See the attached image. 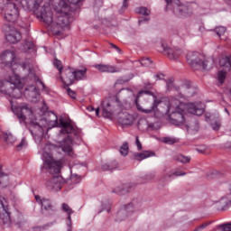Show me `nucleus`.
<instances>
[{
    "label": "nucleus",
    "mask_w": 231,
    "mask_h": 231,
    "mask_svg": "<svg viewBox=\"0 0 231 231\" xmlns=\"http://www.w3.org/2000/svg\"><path fill=\"white\" fill-rule=\"evenodd\" d=\"M167 113L170 124L177 125L178 127L185 125V116H183V112L180 109V101L178 99L168 102Z\"/></svg>",
    "instance_id": "nucleus-3"
},
{
    "label": "nucleus",
    "mask_w": 231,
    "mask_h": 231,
    "mask_svg": "<svg viewBox=\"0 0 231 231\" xmlns=\"http://www.w3.org/2000/svg\"><path fill=\"white\" fill-rule=\"evenodd\" d=\"M151 64H152V60H151L150 58H143L141 60V65L142 66H144V67L147 68V67L151 66Z\"/></svg>",
    "instance_id": "nucleus-47"
},
{
    "label": "nucleus",
    "mask_w": 231,
    "mask_h": 231,
    "mask_svg": "<svg viewBox=\"0 0 231 231\" xmlns=\"http://www.w3.org/2000/svg\"><path fill=\"white\" fill-rule=\"evenodd\" d=\"M208 180H214L216 178H221V172L214 170L207 174Z\"/></svg>",
    "instance_id": "nucleus-41"
},
{
    "label": "nucleus",
    "mask_w": 231,
    "mask_h": 231,
    "mask_svg": "<svg viewBox=\"0 0 231 231\" xmlns=\"http://www.w3.org/2000/svg\"><path fill=\"white\" fill-rule=\"evenodd\" d=\"M54 10L57 14V24L60 28H68L73 21H75V16L72 9L68 3L64 0H55Z\"/></svg>",
    "instance_id": "nucleus-2"
},
{
    "label": "nucleus",
    "mask_w": 231,
    "mask_h": 231,
    "mask_svg": "<svg viewBox=\"0 0 231 231\" xmlns=\"http://www.w3.org/2000/svg\"><path fill=\"white\" fill-rule=\"evenodd\" d=\"M135 144L138 151H142V143H140V139L138 136L135 137Z\"/></svg>",
    "instance_id": "nucleus-52"
},
{
    "label": "nucleus",
    "mask_w": 231,
    "mask_h": 231,
    "mask_svg": "<svg viewBox=\"0 0 231 231\" xmlns=\"http://www.w3.org/2000/svg\"><path fill=\"white\" fill-rule=\"evenodd\" d=\"M9 181L8 174L3 172V165L0 164V187H7Z\"/></svg>",
    "instance_id": "nucleus-33"
},
{
    "label": "nucleus",
    "mask_w": 231,
    "mask_h": 231,
    "mask_svg": "<svg viewBox=\"0 0 231 231\" xmlns=\"http://www.w3.org/2000/svg\"><path fill=\"white\" fill-rule=\"evenodd\" d=\"M49 190H54L57 192L62 189V177L61 176H53L45 183Z\"/></svg>",
    "instance_id": "nucleus-17"
},
{
    "label": "nucleus",
    "mask_w": 231,
    "mask_h": 231,
    "mask_svg": "<svg viewBox=\"0 0 231 231\" xmlns=\"http://www.w3.org/2000/svg\"><path fill=\"white\" fill-rule=\"evenodd\" d=\"M166 86H167L168 89H172V86H173L172 79L166 80Z\"/></svg>",
    "instance_id": "nucleus-57"
},
{
    "label": "nucleus",
    "mask_w": 231,
    "mask_h": 231,
    "mask_svg": "<svg viewBox=\"0 0 231 231\" xmlns=\"http://www.w3.org/2000/svg\"><path fill=\"white\" fill-rule=\"evenodd\" d=\"M40 205L42 207V212H45L47 216H55L57 213V208H55V206L51 204V200L48 199H42L40 200Z\"/></svg>",
    "instance_id": "nucleus-18"
},
{
    "label": "nucleus",
    "mask_w": 231,
    "mask_h": 231,
    "mask_svg": "<svg viewBox=\"0 0 231 231\" xmlns=\"http://www.w3.org/2000/svg\"><path fill=\"white\" fill-rule=\"evenodd\" d=\"M222 231H231L230 224H225L221 226Z\"/></svg>",
    "instance_id": "nucleus-55"
},
{
    "label": "nucleus",
    "mask_w": 231,
    "mask_h": 231,
    "mask_svg": "<svg viewBox=\"0 0 231 231\" xmlns=\"http://www.w3.org/2000/svg\"><path fill=\"white\" fill-rule=\"evenodd\" d=\"M75 80H86L88 79V69L81 67V69H76L74 70Z\"/></svg>",
    "instance_id": "nucleus-27"
},
{
    "label": "nucleus",
    "mask_w": 231,
    "mask_h": 231,
    "mask_svg": "<svg viewBox=\"0 0 231 231\" xmlns=\"http://www.w3.org/2000/svg\"><path fill=\"white\" fill-rule=\"evenodd\" d=\"M159 51L166 55L171 60H176L181 57V51L178 48L169 47L165 41L161 42V50Z\"/></svg>",
    "instance_id": "nucleus-10"
},
{
    "label": "nucleus",
    "mask_w": 231,
    "mask_h": 231,
    "mask_svg": "<svg viewBox=\"0 0 231 231\" xmlns=\"http://www.w3.org/2000/svg\"><path fill=\"white\" fill-rule=\"evenodd\" d=\"M63 84L65 86H71L75 82V72L70 69L64 70V74L61 77Z\"/></svg>",
    "instance_id": "nucleus-24"
},
{
    "label": "nucleus",
    "mask_w": 231,
    "mask_h": 231,
    "mask_svg": "<svg viewBox=\"0 0 231 231\" xmlns=\"http://www.w3.org/2000/svg\"><path fill=\"white\" fill-rule=\"evenodd\" d=\"M103 3H104L103 0H95L96 8H100L102 6Z\"/></svg>",
    "instance_id": "nucleus-56"
},
{
    "label": "nucleus",
    "mask_w": 231,
    "mask_h": 231,
    "mask_svg": "<svg viewBox=\"0 0 231 231\" xmlns=\"http://www.w3.org/2000/svg\"><path fill=\"white\" fill-rule=\"evenodd\" d=\"M151 156H156V153L151 151H143L142 152H135L134 154V158L137 162H142L143 160L151 158Z\"/></svg>",
    "instance_id": "nucleus-28"
},
{
    "label": "nucleus",
    "mask_w": 231,
    "mask_h": 231,
    "mask_svg": "<svg viewBox=\"0 0 231 231\" xmlns=\"http://www.w3.org/2000/svg\"><path fill=\"white\" fill-rule=\"evenodd\" d=\"M184 89L186 97H194V88H192L190 84L184 85Z\"/></svg>",
    "instance_id": "nucleus-37"
},
{
    "label": "nucleus",
    "mask_w": 231,
    "mask_h": 231,
    "mask_svg": "<svg viewBox=\"0 0 231 231\" xmlns=\"http://www.w3.org/2000/svg\"><path fill=\"white\" fill-rule=\"evenodd\" d=\"M117 122L121 125H133L134 123V116L127 112H121L118 114Z\"/></svg>",
    "instance_id": "nucleus-22"
},
{
    "label": "nucleus",
    "mask_w": 231,
    "mask_h": 231,
    "mask_svg": "<svg viewBox=\"0 0 231 231\" xmlns=\"http://www.w3.org/2000/svg\"><path fill=\"white\" fill-rule=\"evenodd\" d=\"M129 0H123V5L121 7V14L124 12V10H126V8L129 6V5L127 4Z\"/></svg>",
    "instance_id": "nucleus-51"
},
{
    "label": "nucleus",
    "mask_w": 231,
    "mask_h": 231,
    "mask_svg": "<svg viewBox=\"0 0 231 231\" xmlns=\"http://www.w3.org/2000/svg\"><path fill=\"white\" fill-rule=\"evenodd\" d=\"M122 109V103L118 97H113L109 99L104 100L102 102V113L104 118H112V116Z\"/></svg>",
    "instance_id": "nucleus-6"
},
{
    "label": "nucleus",
    "mask_w": 231,
    "mask_h": 231,
    "mask_svg": "<svg viewBox=\"0 0 231 231\" xmlns=\"http://www.w3.org/2000/svg\"><path fill=\"white\" fill-rule=\"evenodd\" d=\"M2 15L7 23H15L19 19V8L15 3H7L2 11Z\"/></svg>",
    "instance_id": "nucleus-8"
},
{
    "label": "nucleus",
    "mask_w": 231,
    "mask_h": 231,
    "mask_svg": "<svg viewBox=\"0 0 231 231\" xmlns=\"http://www.w3.org/2000/svg\"><path fill=\"white\" fill-rule=\"evenodd\" d=\"M61 151L73 158L75 156V152H73V139L70 136H67L61 143H60Z\"/></svg>",
    "instance_id": "nucleus-19"
},
{
    "label": "nucleus",
    "mask_w": 231,
    "mask_h": 231,
    "mask_svg": "<svg viewBox=\"0 0 231 231\" xmlns=\"http://www.w3.org/2000/svg\"><path fill=\"white\" fill-rule=\"evenodd\" d=\"M17 84H21V81H14L12 78H10L9 80H1L0 93H2V95L13 97V98H21L23 97V92Z\"/></svg>",
    "instance_id": "nucleus-4"
},
{
    "label": "nucleus",
    "mask_w": 231,
    "mask_h": 231,
    "mask_svg": "<svg viewBox=\"0 0 231 231\" xmlns=\"http://www.w3.org/2000/svg\"><path fill=\"white\" fill-rule=\"evenodd\" d=\"M44 127H46V125L38 123L37 119H32L30 121L29 131L34 137L42 136V134H44Z\"/></svg>",
    "instance_id": "nucleus-16"
},
{
    "label": "nucleus",
    "mask_w": 231,
    "mask_h": 231,
    "mask_svg": "<svg viewBox=\"0 0 231 231\" xmlns=\"http://www.w3.org/2000/svg\"><path fill=\"white\" fill-rule=\"evenodd\" d=\"M162 99H158L152 91L141 90L137 94V97L134 100V104L141 113H152L158 109V106L162 104Z\"/></svg>",
    "instance_id": "nucleus-1"
},
{
    "label": "nucleus",
    "mask_w": 231,
    "mask_h": 231,
    "mask_svg": "<svg viewBox=\"0 0 231 231\" xmlns=\"http://www.w3.org/2000/svg\"><path fill=\"white\" fill-rule=\"evenodd\" d=\"M167 4L166 7H165V12H167L169 10V6H171V5H172V0H164Z\"/></svg>",
    "instance_id": "nucleus-63"
},
{
    "label": "nucleus",
    "mask_w": 231,
    "mask_h": 231,
    "mask_svg": "<svg viewBox=\"0 0 231 231\" xmlns=\"http://www.w3.org/2000/svg\"><path fill=\"white\" fill-rule=\"evenodd\" d=\"M52 116H54V120H46L48 122V125H51V127H62L60 130L61 134H74V136H77L78 131L75 126L71 125V124L63 121L62 119L60 120L57 118V116L55 114H52Z\"/></svg>",
    "instance_id": "nucleus-7"
},
{
    "label": "nucleus",
    "mask_w": 231,
    "mask_h": 231,
    "mask_svg": "<svg viewBox=\"0 0 231 231\" xmlns=\"http://www.w3.org/2000/svg\"><path fill=\"white\" fill-rule=\"evenodd\" d=\"M219 66L222 68H230L231 66V56H226L219 60Z\"/></svg>",
    "instance_id": "nucleus-34"
},
{
    "label": "nucleus",
    "mask_w": 231,
    "mask_h": 231,
    "mask_svg": "<svg viewBox=\"0 0 231 231\" xmlns=\"http://www.w3.org/2000/svg\"><path fill=\"white\" fill-rule=\"evenodd\" d=\"M118 165L116 162H114L113 164H103L102 165V171H113L114 169H116Z\"/></svg>",
    "instance_id": "nucleus-44"
},
{
    "label": "nucleus",
    "mask_w": 231,
    "mask_h": 231,
    "mask_svg": "<svg viewBox=\"0 0 231 231\" xmlns=\"http://www.w3.org/2000/svg\"><path fill=\"white\" fill-rule=\"evenodd\" d=\"M129 189H131V186L124 184L120 187L114 189L112 192L118 194L119 196H124V194H127L129 192Z\"/></svg>",
    "instance_id": "nucleus-32"
},
{
    "label": "nucleus",
    "mask_w": 231,
    "mask_h": 231,
    "mask_svg": "<svg viewBox=\"0 0 231 231\" xmlns=\"http://www.w3.org/2000/svg\"><path fill=\"white\" fill-rule=\"evenodd\" d=\"M67 93L69 95V97H70V98H77V93L73 90H71V88H67Z\"/></svg>",
    "instance_id": "nucleus-50"
},
{
    "label": "nucleus",
    "mask_w": 231,
    "mask_h": 231,
    "mask_svg": "<svg viewBox=\"0 0 231 231\" xmlns=\"http://www.w3.org/2000/svg\"><path fill=\"white\" fill-rule=\"evenodd\" d=\"M54 68L58 69L60 71V74L62 73V61L59 60L58 59H55L53 61Z\"/></svg>",
    "instance_id": "nucleus-46"
},
{
    "label": "nucleus",
    "mask_w": 231,
    "mask_h": 231,
    "mask_svg": "<svg viewBox=\"0 0 231 231\" xmlns=\"http://www.w3.org/2000/svg\"><path fill=\"white\" fill-rule=\"evenodd\" d=\"M14 60L15 53L12 51H5L0 54V60H2L7 68H12L14 66Z\"/></svg>",
    "instance_id": "nucleus-20"
},
{
    "label": "nucleus",
    "mask_w": 231,
    "mask_h": 231,
    "mask_svg": "<svg viewBox=\"0 0 231 231\" xmlns=\"http://www.w3.org/2000/svg\"><path fill=\"white\" fill-rule=\"evenodd\" d=\"M189 111L191 113V115H196L197 116H201L205 113V109L198 107V106L190 103L188 106Z\"/></svg>",
    "instance_id": "nucleus-30"
},
{
    "label": "nucleus",
    "mask_w": 231,
    "mask_h": 231,
    "mask_svg": "<svg viewBox=\"0 0 231 231\" xmlns=\"http://www.w3.org/2000/svg\"><path fill=\"white\" fill-rule=\"evenodd\" d=\"M128 153H129V143H127V142H125L120 147V154L122 156H127Z\"/></svg>",
    "instance_id": "nucleus-39"
},
{
    "label": "nucleus",
    "mask_w": 231,
    "mask_h": 231,
    "mask_svg": "<svg viewBox=\"0 0 231 231\" xmlns=\"http://www.w3.org/2000/svg\"><path fill=\"white\" fill-rule=\"evenodd\" d=\"M208 180H214L216 178H221V172L214 170L207 174Z\"/></svg>",
    "instance_id": "nucleus-42"
},
{
    "label": "nucleus",
    "mask_w": 231,
    "mask_h": 231,
    "mask_svg": "<svg viewBox=\"0 0 231 231\" xmlns=\"http://www.w3.org/2000/svg\"><path fill=\"white\" fill-rule=\"evenodd\" d=\"M147 181H151L152 180H154V173H150L145 176Z\"/></svg>",
    "instance_id": "nucleus-62"
},
{
    "label": "nucleus",
    "mask_w": 231,
    "mask_h": 231,
    "mask_svg": "<svg viewBox=\"0 0 231 231\" xmlns=\"http://www.w3.org/2000/svg\"><path fill=\"white\" fill-rule=\"evenodd\" d=\"M26 145V139H22L21 143L16 146L17 149L21 150Z\"/></svg>",
    "instance_id": "nucleus-54"
},
{
    "label": "nucleus",
    "mask_w": 231,
    "mask_h": 231,
    "mask_svg": "<svg viewBox=\"0 0 231 231\" xmlns=\"http://www.w3.org/2000/svg\"><path fill=\"white\" fill-rule=\"evenodd\" d=\"M5 39L7 42L15 44L21 41V32L16 29H10V31L5 34Z\"/></svg>",
    "instance_id": "nucleus-23"
},
{
    "label": "nucleus",
    "mask_w": 231,
    "mask_h": 231,
    "mask_svg": "<svg viewBox=\"0 0 231 231\" xmlns=\"http://www.w3.org/2000/svg\"><path fill=\"white\" fill-rule=\"evenodd\" d=\"M148 21H151V18H141L139 21H138V24H143V23H147Z\"/></svg>",
    "instance_id": "nucleus-59"
},
{
    "label": "nucleus",
    "mask_w": 231,
    "mask_h": 231,
    "mask_svg": "<svg viewBox=\"0 0 231 231\" xmlns=\"http://www.w3.org/2000/svg\"><path fill=\"white\" fill-rule=\"evenodd\" d=\"M41 3H42V0H34V8H39Z\"/></svg>",
    "instance_id": "nucleus-64"
},
{
    "label": "nucleus",
    "mask_w": 231,
    "mask_h": 231,
    "mask_svg": "<svg viewBox=\"0 0 231 231\" xmlns=\"http://www.w3.org/2000/svg\"><path fill=\"white\" fill-rule=\"evenodd\" d=\"M162 142L167 145H174V143H178L179 140L174 137L167 136L162 138Z\"/></svg>",
    "instance_id": "nucleus-36"
},
{
    "label": "nucleus",
    "mask_w": 231,
    "mask_h": 231,
    "mask_svg": "<svg viewBox=\"0 0 231 231\" xmlns=\"http://www.w3.org/2000/svg\"><path fill=\"white\" fill-rule=\"evenodd\" d=\"M24 95L28 100L33 102V100L37 99V97H39V89L37 87L31 85L28 88H25Z\"/></svg>",
    "instance_id": "nucleus-25"
},
{
    "label": "nucleus",
    "mask_w": 231,
    "mask_h": 231,
    "mask_svg": "<svg viewBox=\"0 0 231 231\" xmlns=\"http://www.w3.org/2000/svg\"><path fill=\"white\" fill-rule=\"evenodd\" d=\"M134 212V205L133 203H129L127 205L123 206V208L117 212L116 221H125L131 214Z\"/></svg>",
    "instance_id": "nucleus-15"
},
{
    "label": "nucleus",
    "mask_w": 231,
    "mask_h": 231,
    "mask_svg": "<svg viewBox=\"0 0 231 231\" xmlns=\"http://www.w3.org/2000/svg\"><path fill=\"white\" fill-rule=\"evenodd\" d=\"M188 131L198 133L199 131V123L196 119L191 120L189 124L184 125Z\"/></svg>",
    "instance_id": "nucleus-31"
},
{
    "label": "nucleus",
    "mask_w": 231,
    "mask_h": 231,
    "mask_svg": "<svg viewBox=\"0 0 231 231\" xmlns=\"http://www.w3.org/2000/svg\"><path fill=\"white\" fill-rule=\"evenodd\" d=\"M14 60L15 53L12 51H5L0 54V60H2L7 68H12L14 66Z\"/></svg>",
    "instance_id": "nucleus-21"
},
{
    "label": "nucleus",
    "mask_w": 231,
    "mask_h": 231,
    "mask_svg": "<svg viewBox=\"0 0 231 231\" xmlns=\"http://www.w3.org/2000/svg\"><path fill=\"white\" fill-rule=\"evenodd\" d=\"M229 196L222 198L221 203H226V207H230L231 205V184L229 186Z\"/></svg>",
    "instance_id": "nucleus-43"
},
{
    "label": "nucleus",
    "mask_w": 231,
    "mask_h": 231,
    "mask_svg": "<svg viewBox=\"0 0 231 231\" xmlns=\"http://www.w3.org/2000/svg\"><path fill=\"white\" fill-rule=\"evenodd\" d=\"M61 165L62 163L60 162L55 161V159L52 157H49L44 161L43 169H46L54 174H59V172H60Z\"/></svg>",
    "instance_id": "nucleus-14"
},
{
    "label": "nucleus",
    "mask_w": 231,
    "mask_h": 231,
    "mask_svg": "<svg viewBox=\"0 0 231 231\" xmlns=\"http://www.w3.org/2000/svg\"><path fill=\"white\" fill-rule=\"evenodd\" d=\"M163 77H165V75H163L162 73H158L154 76L157 80H163Z\"/></svg>",
    "instance_id": "nucleus-60"
},
{
    "label": "nucleus",
    "mask_w": 231,
    "mask_h": 231,
    "mask_svg": "<svg viewBox=\"0 0 231 231\" xmlns=\"http://www.w3.org/2000/svg\"><path fill=\"white\" fill-rule=\"evenodd\" d=\"M175 160L180 163H190V157L185 155H177Z\"/></svg>",
    "instance_id": "nucleus-38"
},
{
    "label": "nucleus",
    "mask_w": 231,
    "mask_h": 231,
    "mask_svg": "<svg viewBox=\"0 0 231 231\" xmlns=\"http://www.w3.org/2000/svg\"><path fill=\"white\" fill-rule=\"evenodd\" d=\"M0 205L2 206L3 212L0 214V223L10 226L12 225V218L10 217V208L6 198L0 195Z\"/></svg>",
    "instance_id": "nucleus-9"
},
{
    "label": "nucleus",
    "mask_w": 231,
    "mask_h": 231,
    "mask_svg": "<svg viewBox=\"0 0 231 231\" xmlns=\"http://www.w3.org/2000/svg\"><path fill=\"white\" fill-rule=\"evenodd\" d=\"M109 45L111 46V48H113L114 50L117 51L118 53H122V50L120 48H118V46H116L114 43H109Z\"/></svg>",
    "instance_id": "nucleus-58"
},
{
    "label": "nucleus",
    "mask_w": 231,
    "mask_h": 231,
    "mask_svg": "<svg viewBox=\"0 0 231 231\" xmlns=\"http://www.w3.org/2000/svg\"><path fill=\"white\" fill-rule=\"evenodd\" d=\"M187 60L191 68H202L205 71L212 69V61L205 60V56L199 52H189Z\"/></svg>",
    "instance_id": "nucleus-5"
},
{
    "label": "nucleus",
    "mask_w": 231,
    "mask_h": 231,
    "mask_svg": "<svg viewBox=\"0 0 231 231\" xmlns=\"http://www.w3.org/2000/svg\"><path fill=\"white\" fill-rule=\"evenodd\" d=\"M215 32L217 33V35L222 40V41H226V38H223L225 36V33H226V27H217L215 29Z\"/></svg>",
    "instance_id": "nucleus-35"
},
{
    "label": "nucleus",
    "mask_w": 231,
    "mask_h": 231,
    "mask_svg": "<svg viewBox=\"0 0 231 231\" xmlns=\"http://www.w3.org/2000/svg\"><path fill=\"white\" fill-rule=\"evenodd\" d=\"M137 14H140L141 15H145V16H149L151 15V10H149V8L147 7H139L136 9Z\"/></svg>",
    "instance_id": "nucleus-40"
},
{
    "label": "nucleus",
    "mask_w": 231,
    "mask_h": 231,
    "mask_svg": "<svg viewBox=\"0 0 231 231\" xmlns=\"http://www.w3.org/2000/svg\"><path fill=\"white\" fill-rule=\"evenodd\" d=\"M225 79H226V72L220 70L217 74V80L220 84H223L225 82Z\"/></svg>",
    "instance_id": "nucleus-45"
},
{
    "label": "nucleus",
    "mask_w": 231,
    "mask_h": 231,
    "mask_svg": "<svg viewBox=\"0 0 231 231\" xmlns=\"http://www.w3.org/2000/svg\"><path fill=\"white\" fill-rule=\"evenodd\" d=\"M219 127H221V124L219 122H215L212 124V128L214 131H219Z\"/></svg>",
    "instance_id": "nucleus-53"
},
{
    "label": "nucleus",
    "mask_w": 231,
    "mask_h": 231,
    "mask_svg": "<svg viewBox=\"0 0 231 231\" xmlns=\"http://www.w3.org/2000/svg\"><path fill=\"white\" fill-rule=\"evenodd\" d=\"M32 107L28 104H23L16 107V116L21 124L26 122V118L32 116Z\"/></svg>",
    "instance_id": "nucleus-13"
},
{
    "label": "nucleus",
    "mask_w": 231,
    "mask_h": 231,
    "mask_svg": "<svg viewBox=\"0 0 231 231\" xmlns=\"http://www.w3.org/2000/svg\"><path fill=\"white\" fill-rule=\"evenodd\" d=\"M62 211L66 212L68 214V223H67V226H68V231H71V215L73 214V209H71V208H69V205L63 203L62 204Z\"/></svg>",
    "instance_id": "nucleus-29"
},
{
    "label": "nucleus",
    "mask_w": 231,
    "mask_h": 231,
    "mask_svg": "<svg viewBox=\"0 0 231 231\" xmlns=\"http://www.w3.org/2000/svg\"><path fill=\"white\" fill-rule=\"evenodd\" d=\"M96 69H98L100 73H118V68L112 65L96 64L94 66Z\"/></svg>",
    "instance_id": "nucleus-26"
},
{
    "label": "nucleus",
    "mask_w": 231,
    "mask_h": 231,
    "mask_svg": "<svg viewBox=\"0 0 231 231\" xmlns=\"http://www.w3.org/2000/svg\"><path fill=\"white\" fill-rule=\"evenodd\" d=\"M164 173H162L160 177V181H162V183H165L166 181H168L169 178H172V177H169V172L165 173V170L163 171Z\"/></svg>",
    "instance_id": "nucleus-49"
},
{
    "label": "nucleus",
    "mask_w": 231,
    "mask_h": 231,
    "mask_svg": "<svg viewBox=\"0 0 231 231\" xmlns=\"http://www.w3.org/2000/svg\"><path fill=\"white\" fill-rule=\"evenodd\" d=\"M173 14H175L177 17H189V15H192V9H190L189 5L178 1L173 3Z\"/></svg>",
    "instance_id": "nucleus-12"
},
{
    "label": "nucleus",
    "mask_w": 231,
    "mask_h": 231,
    "mask_svg": "<svg viewBox=\"0 0 231 231\" xmlns=\"http://www.w3.org/2000/svg\"><path fill=\"white\" fill-rule=\"evenodd\" d=\"M186 172L181 171H169V178H172L173 176H185Z\"/></svg>",
    "instance_id": "nucleus-48"
},
{
    "label": "nucleus",
    "mask_w": 231,
    "mask_h": 231,
    "mask_svg": "<svg viewBox=\"0 0 231 231\" xmlns=\"http://www.w3.org/2000/svg\"><path fill=\"white\" fill-rule=\"evenodd\" d=\"M36 15L48 26L53 23V12H51V7L49 5H44L41 9H38Z\"/></svg>",
    "instance_id": "nucleus-11"
},
{
    "label": "nucleus",
    "mask_w": 231,
    "mask_h": 231,
    "mask_svg": "<svg viewBox=\"0 0 231 231\" xmlns=\"http://www.w3.org/2000/svg\"><path fill=\"white\" fill-rule=\"evenodd\" d=\"M68 3H69V5H77L80 3V1L82 0H67Z\"/></svg>",
    "instance_id": "nucleus-61"
}]
</instances>
